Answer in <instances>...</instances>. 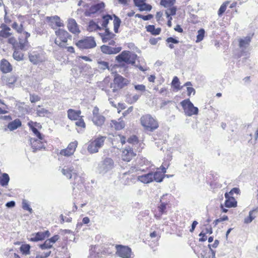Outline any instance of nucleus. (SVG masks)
<instances>
[{
    "instance_id": "1",
    "label": "nucleus",
    "mask_w": 258,
    "mask_h": 258,
    "mask_svg": "<svg viewBox=\"0 0 258 258\" xmlns=\"http://www.w3.org/2000/svg\"><path fill=\"white\" fill-rule=\"evenodd\" d=\"M137 58V55L136 53L130 51L124 50L116 56L115 59L119 63L124 62L127 64H131L139 68L140 71L144 72L145 70L142 66L135 64Z\"/></svg>"
},
{
    "instance_id": "2",
    "label": "nucleus",
    "mask_w": 258,
    "mask_h": 258,
    "mask_svg": "<svg viewBox=\"0 0 258 258\" xmlns=\"http://www.w3.org/2000/svg\"><path fill=\"white\" fill-rule=\"evenodd\" d=\"M140 121L142 125L150 132H153L159 126L158 121L149 114L143 115Z\"/></svg>"
},
{
    "instance_id": "3",
    "label": "nucleus",
    "mask_w": 258,
    "mask_h": 258,
    "mask_svg": "<svg viewBox=\"0 0 258 258\" xmlns=\"http://www.w3.org/2000/svg\"><path fill=\"white\" fill-rule=\"evenodd\" d=\"M106 138L105 136H99L94 140L90 141L87 147L88 152L90 154L98 152L99 149L103 146Z\"/></svg>"
},
{
    "instance_id": "4",
    "label": "nucleus",
    "mask_w": 258,
    "mask_h": 258,
    "mask_svg": "<svg viewBox=\"0 0 258 258\" xmlns=\"http://www.w3.org/2000/svg\"><path fill=\"white\" fill-rule=\"evenodd\" d=\"M114 166L113 160L108 157H106L100 161L97 167V171L102 174H104L111 170Z\"/></svg>"
},
{
    "instance_id": "5",
    "label": "nucleus",
    "mask_w": 258,
    "mask_h": 258,
    "mask_svg": "<svg viewBox=\"0 0 258 258\" xmlns=\"http://www.w3.org/2000/svg\"><path fill=\"white\" fill-rule=\"evenodd\" d=\"M113 20V29L115 33H118V29L120 26L121 21L120 19L116 15L113 14L112 16L109 14H106L102 16L103 22L102 26L103 27H106L109 23V20Z\"/></svg>"
},
{
    "instance_id": "6",
    "label": "nucleus",
    "mask_w": 258,
    "mask_h": 258,
    "mask_svg": "<svg viewBox=\"0 0 258 258\" xmlns=\"http://www.w3.org/2000/svg\"><path fill=\"white\" fill-rule=\"evenodd\" d=\"M180 104L182 107L185 114L188 116H191L194 115H197L199 112L198 107L194 106L193 103L189 99L182 100L180 102Z\"/></svg>"
},
{
    "instance_id": "7",
    "label": "nucleus",
    "mask_w": 258,
    "mask_h": 258,
    "mask_svg": "<svg viewBox=\"0 0 258 258\" xmlns=\"http://www.w3.org/2000/svg\"><path fill=\"white\" fill-rule=\"evenodd\" d=\"M76 44L81 49H91L96 46V43L93 37H86L79 40Z\"/></svg>"
},
{
    "instance_id": "8",
    "label": "nucleus",
    "mask_w": 258,
    "mask_h": 258,
    "mask_svg": "<svg viewBox=\"0 0 258 258\" xmlns=\"http://www.w3.org/2000/svg\"><path fill=\"white\" fill-rule=\"evenodd\" d=\"M116 254L122 258H131L133 254L132 249L127 246L116 245Z\"/></svg>"
},
{
    "instance_id": "9",
    "label": "nucleus",
    "mask_w": 258,
    "mask_h": 258,
    "mask_svg": "<svg viewBox=\"0 0 258 258\" xmlns=\"http://www.w3.org/2000/svg\"><path fill=\"white\" fill-rule=\"evenodd\" d=\"M50 235V233L48 230L40 231L31 234L28 237V240L32 242H38L45 240L46 238H48Z\"/></svg>"
},
{
    "instance_id": "10",
    "label": "nucleus",
    "mask_w": 258,
    "mask_h": 258,
    "mask_svg": "<svg viewBox=\"0 0 258 258\" xmlns=\"http://www.w3.org/2000/svg\"><path fill=\"white\" fill-rule=\"evenodd\" d=\"M55 33L61 42L67 43L68 39H72V35L64 29L59 28Z\"/></svg>"
},
{
    "instance_id": "11",
    "label": "nucleus",
    "mask_w": 258,
    "mask_h": 258,
    "mask_svg": "<svg viewBox=\"0 0 258 258\" xmlns=\"http://www.w3.org/2000/svg\"><path fill=\"white\" fill-rule=\"evenodd\" d=\"M113 82L114 84L116 85L119 89L124 88L129 83V81L127 79L118 74L115 75Z\"/></svg>"
},
{
    "instance_id": "12",
    "label": "nucleus",
    "mask_w": 258,
    "mask_h": 258,
    "mask_svg": "<svg viewBox=\"0 0 258 258\" xmlns=\"http://www.w3.org/2000/svg\"><path fill=\"white\" fill-rule=\"evenodd\" d=\"M101 51L104 54H114L119 52L122 48L121 47H112L107 45H103L100 47Z\"/></svg>"
},
{
    "instance_id": "13",
    "label": "nucleus",
    "mask_w": 258,
    "mask_h": 258,
    "mask_svg": "<svg viewBox=\"0 0 258 258\" xmlns=\"http://www.w3.org/2000/svg\"><path fill=\"white\" fill-rule=\"evenodd\" d=\"M136 155V154L134 152L132 147L130 146L125 147L122 151V160L128 162Z\"/></svg>"
},
{
    "instance_id": "14",
    "label": "nucleus",
    "mask_w": 258,
    "mask_h": 258,
    "mask_svg": "<svg viewBox=\"0 0 258 258\" xmlns=\"http://www.w3.org/2000/svg\"><path fill=\"white\" fill-rule=\"evenodd\" d=\"M105 7V4L103 2H100L92 6L88 11L86 12L85 14L86 16L90 17L91 14H94L103 9Z\"/></svg>"
},
{
    "instance_id": "15",
    "label": "nucleus",
    "mask_w": 258,
    "mask_h": 258,
    "mask_svg": "<svg viewBox=\"0 0 258 258\" xmlns=\"http://www.w3.org/2000/svg\"><path fill=\"white\" fill-rule=\"evenodd\" d=\"M39 139L30 138V142L33 152H36L38 150L45 148L44 144Z\"/></svg>"
},
{
    "instance_id": "16",
    "label": "nucleus",
    "mask_w": 258,
    "mask_h": 258,
    "mask_svg": "<svg viewBox=\"0 0 258 258\" xmlns=\"http://www.w3.org/2000/svg\"><path fill=\"white\" fill-rule=\"evenodd\" d=\"M61 173L69 179H71L73 176L76 178L77 176L76 170L72 165L65 166L62 169Z\"/></svg>"
},
{
    "instance_id": "17",
    "label": "nucleus",
    "mask_w": 258,
    "mask_h": 258,
    "mask_svg": "<svg viewBox=\"0 0 258 258\" xmlns=\"http://www.w3.org/2000/svg\"><path fill=\"white\" fill-rule=\"evenodd\" d=\"M67 27L69 30L72 33L79 34L80 32L78 27V24L74 19H69L68 20Z\"/></svg>"
},
{
    "instance_id": "18",
    "label": "nucleus",
    "mask_w": 258,
    "mask_h": 258,
    "mask_svg": "<svg viewBox=\"0 0 258 258\" xmlns=\"http://www.w3.org/2000/svg\"><path fill=\"white\" fill-rule=\"evenodd\" d=\"M224 196L226 199L224 205L226 208H234L237 206V201L233 197L229 196L228 192H226Z\"/></svg>"
},
{
    "instance_id": "19",
    "label": "nucleus",
    "mask_w": 258,
    "mask_h": 258,
    "mask_svg": "<svg viewBox=\"0 0 258 258\" xmlns=\"http://www.w3.org/2000/svg\"><path fill=\"white\" fill-rule=\"evenodd\" d=\"M30 61L34 64H37L43 61V56L39 53L33 52L29 55Z\"/></svg>"
},
{
    "instance_id": "20",
    "label": "nucleus",
    "mask_w": 258,
    "mask_h": 258,
    "mask_svg": "<svg viewBox=\"0 0 258 258\" xmlns=\"http://www.w3.org/2000/svg\"><path fill=\"white\" fill-rule=\"evenodd\" d=\"M1 70L4 73H8L12 70L10 63L6 59H3L1 61Z\"/></svg>"
},
{
    "instance_id": "21",
    "label": "nucleus",
    "mask_w": 258,
    "mask_h": 258,
    "mask_svg": "<svg viewBox=\"0 0 258 258\" xmlns=\"http://www.w3.org/2000/svg\"><path fill=\"white\" fill-rule=\"evenodd\" d=\"M251 38L250 36L245 37L244 38L240 39L239 41V46L241 50V53H244V49H246L249 45Z\"/></svg>"
},
{
    "instance_id": "22",
    "label": "nucleus",
    "mask_w": 258,
    "mask_h": 258,
    "mask_svg": "<svg viewBox=\"0 0 258 258\" xmlns=\"http://www.w3.org/2000/svg\"><path fill=\"white\" fill-rule=\"evenodd\" d=\"M81 111L80 110H75L73 109H69L68 110V118L71 120H78V119L81 117Z\"/></svg>"
},
{
    "instance_id": "23",
    "label": "nucleus",
    "mask_w": 258,
    "mask_h": 258,
    "mask_svg": "<svg viewBox=\"0 0 258 258\" xmlns=\"http://www.w3.org/2000/svg\"><path fill=\"white\" fill-rule=\"evenodd\" d=\"M105 120V117L101 114L92 117V121L97 126L101 127L104 124Z\"/></svg>"
},
{
    "instance_id": "24",
    "label": "nucleus",
    "mask_w": 258,
    "mask_h": 258,
    "mask_svg": "<svg viewBox=\"0 0 258 258\" xmlns=\"http://www.w3.org/2000/svg\"><path fill=\"white\" fill-rule=\"evenodd\" d=\"M167 195H163L160 200V204L158 206V208L161 215L166 213V206L168 204V202L167 201H164V198Z\"/></svg>"
},
{
    "instance_id": "25",
    "label": "nucleus",
    "mask_w": 258,
    "mask_h": 258,
    "mask_svg": "<svg viewBox=\"0 0 258 258\" xmlns=\"http://www.w3.org/2000/svg\"><path fill=\"white\" fill-rule=\"evenodd\" d=\"M139 181L144 183H149L153 181L152 179V173H149L142 175H140L138 177Z\"/></svg>"
},
{
    "instance_id": "26",
    "label": "nucleus",
    "mask_w": 258,
    "mask_h": 258,
    "mask_svg": "<svg viewBox=\"0 0 258 258\" xmlns=\"http://www.w3.org/2000/svg\"><path fill=\"white\" fill-rule=\"evenodd\" d=\"M146 29L148 32L155 36L159 35L161 32V29L160 28H156L155 26L153 25L146 26Z\"/></svg>"
},
{
    "instance_id": "27",
    "label": "nucleus",
    "mask_w": 258,
    "mask_h": 258,
    "mask_svg": "<svg viewBox=\"0 0 258 258\" xmlns=\"http://www.w3.org/2000/svg\"><path fill=\"white\" fill-rule=\"evenodd\" d=\"M21 125L22 122L21 120L17 118L11 122H10L8 123L7 127L11 131H13L20 127Z\"/></svg>"
},
{
    "instance_id": "28",
    "label": "nucleus",
    "mask_w": 258,
    "mask_h": 258,
    "mask_svg": "<svg viewBox=\"0 0 258 258\" xmlns=\"http://www.w3.org/2000/svg\"><path fill=\"white\" fill-rule=\"evenodd\" d=\"M35 110L37 115L40 117L48 116V115L51 114L48 110L41 107L40 105H38L36 107Z\"/></svg>"
},
{
    "instance_id": "29",
    "label": "nucleus",
    "mask_w": 258,
    "mask_h": 258,
    "mask_svg": "<svg viewBox=\"0 0 258 258\" xmlns=\"http://www.w3.org/2000/svg\"><path fill=\"white\" fill-rule=\"evenodd\" d=\"M10 181V177L8 174L4 173L2 174L0 177V184L1 186L5 187L8 185Z\"/></svg>"
},
{
    "instance_id": "30",
    "label": "nucleus",
    "mask_w": 258,
    "mask_h": 258,
    "mask_svg": "<svg viewBox=\"0 0 258 258\" xmlns=\"http://www.w3.org/2000/svg\"><path fill=\"white\" fill-rule=\"evenodd\" d=\"M98 35L101 38L102 41L103 43H106L111 39L114 38L115 36L114 34H103L102 33H98Z\"/></svg>"
},
{
    "instance_id": "31",
    "label": "nucleus",
    "mask_w": 258,
    "mask_h": 258,
    "mask_svg": "<svg viewBox=\"0 0 258 258\" xmlns=\"http://www.w3.org/2000/svg\"><path fill=\"white\" fill-rule=\"evenodd\" d=\"M111 125V127H114L116 130H120L124 127L125 124L123 121H117L115 120H112Z\"/></svg>"
},
{
    "instance_id": "32",
    "label": "nucleus",
    "mask_w": 258,
    "mask_h": 258,
    "mask_svg": "<svg viewBox=\"0 0 258 258\" xmlns=\"http://www.w3.org/2000/svg\"><path fill=\"white\" fill-rule=\"evenodd\" d=\"M164 178V174L160 172H156L154 174L152 173V179L153 181H155L158 182H161L162 181Z\"/></svg>"
},
{
    "instance_id": "33",
    "label": "nucleus",
    "mask_w": 258,
    "mask_h": 258,
    "mask_svg": "<svg viewBox=\"0 0 258 258\" xmlns=\"http://www.w3.org/2000/svg\"><path fill=\"white\" fill-rule=\"evenodd\" d=\"M30 248L31 246L29 244H24L20 246V250L23 254L28 255L30 253Z\"/></svg>"
},
{
    "instance_id": "34",
    "label": "nucleus",
    "mask_w": 258,
    "mask_h": 258,
    "mask_svg": "<svg viewBox=\"0 0 258 258\" xmlns=\"http://www.w3.org/2000/svg\"><path fill=\"white\" fill-rule=\"evenodd\" d=\"M175 3V0H161L160 5L164 8L171 7Z\"/></svg>"
},
{
    "instance_id": "35",
    "label": "nucleus",
    "mask_w": 258,
    "mask_h": 258,
    "mask_svg": "<svg viewBox=\"0 0 258 258\" xmlns=\"http://www.w3.org/2000/svg\"><path fill=\"white\" fill-rule=\"evenodd\" d=\"M23 56L24 55L22 52L17 50H15L13 54V58L17 61L23 60Z\"/></svg>"
},
{
    "instance_id": "36",
    "label": "nucleus",
    "mask_w": 258,
    "mask_h": 258,
    "mask_svg": "<svg viewBox=\"0 0 258 258\" xmlns=\"http://www.w3.org/2000/svg\"><path fill=\"white\" fill-rule=\"evenodd\" d=\"M39 247L42 250L48 249L52 247V245L47 239L43 243L39 244Z\"/></svg>"
},
{
    "instance_id": "37",
    "label": "nucleus",
    "mask_w": 258,
    "mask_h": 258,
    "mask_svg": "<svg viewBox=\"0 0 258 258\" xmlns=\"http://www.w3.org/2000/svg\"><path fill=\"white\" fill-rule=\"evenodd\" d=\"M205 34V31L204 29L201 28L198 31V34L197 36L196 42H201L204 38Z\"/></svg>"
},
{
    "instance_id": "38",
    "label": "nucleus",
    "mask_w": 258,
    "mask_h": 258,
    "mask_svg": "<svg viewBox=\"0 0 258 258\" xmlns=\"http://www.w3.org/2000/svg\"><path fill=\"white\" fill-rule=\"evenodd\" d=\"M176 8L175 7H172L171 8L167 9L165 11V14L167 18L171 17V16H174L176 14Z\"/></svg>"
},
{
    "instance_id": "39",
    "label": "nucleus",
    "mask_w": 258,
    "mask_h": 258,
    "mask_svg": "<svg viewBox=\"0 0 258 258\" xmlns=\"http://www.w3.org/2000/svg\"><path fill=\"white\" fill-rule=\"evenodd\" d=\"M77 145L78 142L77 141H74L69 144L67 148L70 151V153H73V154L74 153Z\"/></svg>"
},
{
    "instance_id": "40",
    "label": "nucleus",
    "mask_w": 258,
    "mask_h": 258,
    "mask_svg": "<svg viewBox=\"0 0 258 258\" xmlns=\"http://www.w3.org/2000/svg\"><path fill=\"white\" fill-rule=\"evenodd\" d=\"M255 210L250 211L249 212V216L245 218L244 220V223L245 224H248L251 223L252 220L255 218V216H253V213L255 211Z\"/></svg>"
},
{
    "instance_id": "41",
    "label": "nucleus",
    "mask_w": 258,
    "mask_h": 258,
    "mask_svg": "<svg viewBox=\"0 0 258 258\" xmlns=\"http://www.w3.org/2000/svg\"><path fill=\"white\" fill-rule=\"evenodd\" d=\"M49 20L54 21L57 27H61L63 26L62 23L60 21V18L57 16H54L53 17H47Z\"/></svg>"
},
{
    "instance_id": "42",
    "label": "nucleus",
    "mask_w": 258,
    "mask_h": 258,
    "mask_svg": "<svg viewBox=\"0 0 258 258\" xmlns=\"http://www.w3.org/2000/svg\"><path fill=\"white\" fill-rule=\"evenodd\" d=\"M139 10L140 11H150L152 8V7L151 5L144 2L143 4H142L140 5V7H139Z\"/></svg>"
},
{
    "instance_id": "43",
    "label": "nucleus",
    "mask_w": 258,
    "mask_h": 258,
    "mask_svg": "<svg viewBox=\"0 0 258 258\" xmlns=\"http://www.w3.org/2000/svg\"><path fill=\"white\" fill-rule=\"evenodd\" d=\"M33 134L38 138V139L42 140L44 136L35 127H30Z\"/></svg>"
},
{
    "instance_id": "44",
    "label": "nucleus",
    "mask_w": 258,
    "mask_h": 258,
    "mask_svg": "<svg viewBox=\"0 0 258 258\" xmlns=\"http://www.w3.org/2000/svg\"><path fill=\"white\" fill-rule=\"evenodd\" d=\"M229 3V2L228 1H227V2H225L224 3H223L220 6V7L218 10V14L219 16H221L223 14V13L226 11L227 6Z\"/></svg>"
},
{
    "instance_id": "45",
    "label": "nucleus",
    "mask_w": 258,
    "mask_h": 258,
    "mask_svg": "<svg viewBox=\"0 0 258 258\" xmlns=\"http://www.w3.org/2000/svg\"><path fill=\"white\" fill-rule=\"evenodd\" d=\"M10 31L8 30H1L0 37L4 38H9L12 35V33Z\"/></svg>"
},
{
    "instance_id": "46",
    "label": "nucleus",
    "mask_w": 258,
    "mask_h": 258,
    "mask_svg": "<svg viewBox=\"0 0 258 258\" xmlns=\"http://www.w3.org/2000/svg\"><path fill=\"white\" fill-rule=\"evenodd\" d=\"M171 85L176 89H180V82L177 77L175 76L171 82Z\"/></svg>"
},
{
    "instance_id": "47",
    "label": "nucleus",
    "mask_w": 258,
    "mask_h": 258,
    "mask_svg": "<svg viewBox=\"0 0 258 258\" xmlns=\"http://www.w3.org/2000/svg\"><path fill=\"white\" fill-rule=\"evenodd\" d=\"M96 25L97 24L93 20H91L89 23L88 31L89 32L96 31Z\"/></svg>"
},
{
    "instance_id": "48",
    "label": "nucleus",
    "mask_w": 258,
    "mask_h": 258,
    "mask_svg": "<svg viewBox=\"0 0 258 258\" xmlns=\"http://www.w3.org/2000/svg\"><path fill=\"white\" fill-rule=\"evenodd\" d=\"M22 208L24 210L29 211L30 213L32 212V209L30 207L28 202L26 200L22 201Z\"/></svg>"
},
{
    "instance_id": "49",
    "label": "nucleus",
    "mask_w": 258,
    "mask_h": 258,
    "mask_svg": "<svg viewBox=\"0 0 258 258\" xmlns=\"http://www.w3.org/2000/svg\"><path fill=\"white\" fill-rule=\"evenodd\" d=\"M98 63L99 66V68L102 70L109 69V63L108 62L104 61H98Z\"/></svg>"
},
{
    "instance_id": "50",
    "label": "nucleus",
    "mask_w": 258,
    "mask_h": 258,
    "mask_svg": "<svg viewBox=\"0 0 258 258\" xmlns=\"http://www.w3.org/2000/svg\"><path fill=\"white\" fill-rule=\"evenodd\" d=\"M12 27L16 30L18 33H22L23 31V25L21 24L20 26L18 25L17 22H14L12 25Z\"/></svg>"
},
{
    "instance_id": "51",
    "label": "nucleus",
    "mask_w": 258,
    "mask_h": 258,
    "mask_svg": "<svg viewBox=\"0 0 258 258\" xmlns=\"http://www.w3.org/2000/svg\"><path fill=\"white\" fill-rule=\"evenodd\" d=\"M41 99L40 97L35 94H30V101L31 103H35L40 101Z\"/></svg>"
},
{
    "instance_id": "52",
    "label": "nucleus",
    "mask_w": 258,
    "mask_h": 258,
    "mask_svg": "<svg viewBox=\"0 0 258 258\" xmlns=\"http://www.w3.org/2000/svg\"><path fill=\"white\" fill-rule=\"evenodd\" d=\"M75 124L79 127H85V123L82 118V116L79 117L75 122Z\"/></svg>"
},
{
    "instance_id": "53",
    "label": "nucleus",
    "mask_w": 258,
    "mask_h": 258,
    "mask_svg": "<svg viewBox=\"0 0 258 258\" xmlns=\"http://www.w3.org/2000/svg\"><path fill=\"white\" fill-rule=\"evenodd\" d=\"M59 154L60 155L67 157H69L73 155V153H70V151L67 148L61 150L59 152Z\"/></svg>"
},
{
    "instance_id": "54",
    "label": "nucleus",
    "mask_w": 258,
    "mask_h": 258,
    "mask_svg": "<svg viewBox=\"0 0 258 258\" xmlns=\"http://www.w3.org/2000/svg\"><path fill=\"white\" fill-rule=\"evenodd\" d=\"M51 251H48L43 252L41 254H36V258H46L50 255Z\"/></svg>"
},
{
    "instance_id": "55",
    "label": "nucleus",
    "mask_w": 258,
    "mask_h": 258,
    "mask_svg": "<svg viewBox=\"0 0 258 258\" xmlns=\"http://www.w3.org/2000/svg\"><path fill=\"white\" fill-rule=\"evenodd\" d=\"M59 238V236L58 235H55L52 237L50 238H48L47 240H48V242H50V243L53 245V244L55 243Z\"/></svg>"
},
{
    "instance_id": "56",
    "label": "nucleus",
    "mask_w": 258,
    "mask_h": 258,
    "mask_svg": "<svg viewBox=\"0 0 258 258\" xmlns=\"http://www.w3.org/2000/svg\"><path fill=\"white\" fill-rule=\"evenodd\" d=\"M28 125L29 127H41V125L37 122H33L32 121H30L28 122Z\"/></svg>"
},
{
    "instance_id": "57",
    "label": "nucleus",
    "mask_w": 258,
    "mask_h": 258,
    "mask_svg": "<svg viewBox=\"0 0 258 258\" xmlns=\"http://www.w3.org/2000/svg\"><path fill=\"white\" fill-rule=\"evenodd\" d=\"M135 89L137 91H139L141 92H144L146 90V87L145 85H144L143 84L136 85H135Z\"/></svg>"
},
{
    "instance_id": "58",
    "label": "nucleus",
    "mask_w": 258,
    "mask_h": 258,
    "mask_svg": "<svg viewBox=\"0 0 258 258\" xmlns=\"http://www.w3.org/2000/svg\"><path fill=\"white\" fill-rule=\"evenodd\" d=\"M28 42H26L25 40H24V42L23 41H21V40H20L18 47L21 50H25L26 44Z\"/></svg>"
},
{
    "instance_id": "59",
    "label": "nucleus",
    "mask_w": 258,
    "mask_h": 258,
    "mask_svg": "<svg viewBox=\"0 0 258 258\" xmlns=\"http://www.w3.org/2000/svg\"><path fill=\"white\" fill-rule=\"evenodd\" d=\"M127 142L131 144L137 143H138V138L136 136H132L128 139Z\"/></svg>"
},
{
    "instance_id": "60",
    "label": "nucleus",
    "mask_w": 258,
    "mask_h": 258,
    "mask_svg": "<svg viewBox=\"0 0 258 258\" xmlns=\"http://www.w3.org/2000/svg\"><path fill=\"white\" fill-rule=\"evenodd\" d=\"M166 41L167 43H172L173 44H177L179 42L178 40L172 37L167 38Z\"/></svg>"
},
{
    "instance_id": "61",
    "label": "nucleus",
    "mask_w": 258,
    "mask_h": 258,
    "mask_svg": "<svg viewBox=\"0 0 258 258\" xmlns=\"http://www.w3.org/2000/svg\"><path fill=\"white\" fill-rule=\"evenodd\" d=\"M161 39V37L153 38L152 37L149 40V42L151 45H156L158 42Z\"/></svg>"
},
{
    "instance_id": "62",
    "label": "nucleus",
    "mask_w": 258,
    "mask_h": 258,
    "mask_svg": "<svg viewBox=\"0 0 258 258\" xmlns=\"http://www.w3.org/2000/svg\"><path fill=\"white\" fill-rule=\"evenodd\" d=\"M186 89H187V95L188 96H190L192 93L193 95L195 94L196 90L194 88L187 87Z\"/></svg>"
},
{
    "instance_id": "63",
    "label": "nucleus",
    "mask_w": 258,
    "mask_h": 258,
    "mask_svg": "<svg viewBox=\"0 0 258 258\" xmlns=\"http://www.w3.org/2000/svg\"><path fill=\"white\" fill-rule=\"evenodd\" d=\"M199 236L201 237L199 239V241L201 242L205 241L207 240V237L206 235V233H204L203 232H201L199 235Z\"/></svg>"
},
{
    "instance_id": "64",
    "label": "nucleus",
    "mask_w": 258,
    "mask_h": 258,
    "mask_svg": "<svg viewBox=\"0 0 258 258\" xmlns=\"http://www.w3.org/2000/svg\"><path fill=\"white\" fill-rule=\"evenodd\" d=\"M239 192H240V189L238 188L234 187L228 193L229 194V196H230V195H233L234 193L238 194Z\"/></svg>"
}]
</instances>
